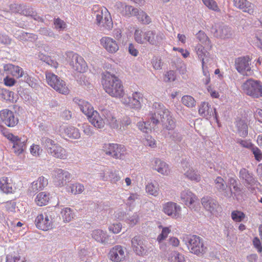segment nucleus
<instances>
[{
	"instance_id": "cd10ccee",
	"label": "nucleus",
	"mask_w": 262,
	"mask_h": 262,
	"mask_svg": "<svg viewBox=\"0 0 262 262\" xmlns=\"http://www.w3.org/2000/svg\"><path fill=\"white\" fill-rule=\"evenodd\" d=\"M215 188L221 192H222L223 194L226 198H231L232 195V191L231 189L230 188L229 190L227 189V185L225 183L224 179L218 177L215 180Z\"/></svg>"
},
{
	"instance_id": "8fccbe9b",
	"label": "nucleus",
	"mask_w": 262,
	"mask_h": 262,
	"mask_svg": "<svg viewBox=\"0 0 262 262\" xmlns=\"http://www.w3.org/2000/svg\"><path fill=\"white\" fill-rule=\"evenodd\" d=\"M118 148L115 150L113 158L115 159H123L126 155V149L124 145L117 144Z\"/></svg>"
},
{
	"instance_id": "39448f33",
	"label": "nucleus",
	"mask_w": 262,
	"mask_h": 262,
	"mask_svg": "<svg viewBox=\"0 0 262 262\" xmlns=\"http://www.w3.org/2000/svg\"><path fill=\"white\" fill-rule=\"evenodd\" d=\"M93 16L96 17L97 25L103 29L109 31L113 28V21L109 11L106 8H93Z\"/></svg>"
},
{
	"instance_id": "680f3d73",
	"label": "nucleus",
	"mask_w": 262,
	"mask_h": 262,
	"mask_svg": "<svg viewBox=\"0 0 262 262\" xmlns=\"http://www.w3.org/2000/svg\"><path fill=\"white\" fill-rule=\"evenodd\" d=\"M120 172L118 170H111L109 172L108 178L112 183H116L120 179Z\"/></svg>"
},
{
	"instance_id": "7c9ffc66",
	"label": "nucleus",
	"mask_w": 262,
	"mask_h": 262,
	"mask_svg": "<svg viewBox=\"0 0 262 262\" xmlns=\"http://www.w3.org/2000/svg\"><path fill=\"white\" fill-rule=\"evenodd\" d=\"M48 154L55 158L60 159H66L68 157L67 150L58 144L54 146L53 148H50Z\"/></svg>"
},
{
	"instance_id": "72a5a7b5",
	"label": "nucleus",
	"mask_w": 262,
	"mask_h": 262,
	"mask_svg": "<svg viewBox=\"0 0 262 262\" xmlns=\"http://www.w3.org/2000/svg\"><path fill=\"white\" fill-rule=\"evenodd\" d=\"M17 12L26 16H30L35 20L38 21L43 22V18L38 16L32 8L24 6L21 8L20 11H19V10H18Z\"/></svg>"
},
{
	"instance_id": "338daca9",
	"label": "nucleus",
	"mask_w": 262,
	"mask_h": 262,
	"mask_svg": "<svg viewBox=\"0 0 262 262\" xmlns=\"http://www.w3.org/2000/svg\"><path fill=\"white\" fill-rule=\"evenodd\" d=\"M54 24L55 29L59 31H62L67 27L66 23L59 18L54 19Z\"/></svg>"
},
{
	"instance_id": "13d9d810",
	"label": "nucleus",
	"mask_w": 262,
	"mask_h": 262,
	"mask_svg": "<svg viewBox=\"0 0 262 262\" xmlns=\"http://www.w3.org/2000/svg\"><path fill=\"white\" fill-rule=\"evenodd\" d=\"M204 4L209 9L214 11H220L216 2L214 0H202Z\"/></svg>"
},
{
	"instance_id": "20e7f679",
	"label": "nucleus",
	"mask_w": 262,
	"mask_h": 262,
	"mask_svg": "<svg viewBox=\"0 0 262 262\" xmlns=\"http://www.w3.org/2000/svg\"><path fill=\"white\" fill-rule=\"evenodd\" d=\"M57 217V212L53 209H48L36 217L35 223L36 227L47 231L53 227V224Z\"/></svg>"
},
{
	"instance_id": "f704fd0d",
	"label": "nucleus",
	"mask_w": 262,
	"mask_h": 262,
	"mask_svg": "<svg viewBox=\"0 0 262 262\" xmlns=\"http://www.w3.org/2000/svg\"><path fill=\"white\" fill-rule=\"evenodd\" d=\"M184 170V174L191 181L199 182L200 180L201 177L198 171H195L192 167H190V165H185Z\"/></svg>"
},
{
	"instance_id": "aec40b11",
	"label": "nucleus",
	"mask_w": 262,
	"mask_h": 262,
	"mask_svg": "<svg viewBox=\"0 0 262 262\" xmlns=\"http://www.w3.org/2000/svg\"><path fill=\"white\" fill-rule=\"evenodd\" d=\"M125 248L120 245L113 247L109 252L110 260L114 262L122 261L125 258Z\"/></svg>"
},
{
	"instance_id": "9d476101",
	"label": "nucleus",
	"mask_w": 262,
	"mask_h": 262,
	"mask_svg": "<svg viewBox=\"0 0 262 262\" xmlns=\"http://www.w3.org/2000/svg\"><path fill=\"white\" fill-rule=\"evenodd\" d=\"M210 31L216 38H229L232 35L231 29L223 23H215L212 25Z\"/></svg>"
},
{
	"instance_id": "864d4df0",
	"label": "nucleus",
	"mask_w": 262,
	"mask_h": 262,
	"mask_svg": "<svg viewBox=\"0 0 262 262\" xmlns=\"http://www.w3.org/2000/svg\"><path fill=\"white\" fill-rule=\"evenodd\" d=\"M84 190V186L79 183L73 184L68 188V191L72 194H76L81 193Z\"/></svg>"
},
{
	"instance_id": "c85d7f7f",
	"label": "nucleus",
	"mask_w": 262,
	"mask_h": 262,
	"mask_svg": "<svg viewBox=\"0 0 262 262\" xmlns=\"http://www.w3.org/2000/svg\"><path fill=\"white\" fill-rule=\"evenodd\" d=\"M90 122L96 128H102L104 126L105 122L96 111H93L88 117Z\"/></svg>"
},
{
	"instance_id": "3c124183",
	"label": "nucleus",
	"mask_w": 262,
	"mask_h": 262,
	"mask_svg": "<svg viewBox=\"0 0 262 262\" xmlns=\"http://www.w3.org/2000/svg\"><path fill=\"white\" fill-rule=\"evenodd\" d=\"M40 141L41 145L47 150L48 153L50 148H53V147L57 144L54 141L45 136L41 138Z\"/></svg>"
},
{
	"instance_id": "c03bdc74",
	"label": "nucleus",
	"mask_w": 262,
	"mask_h": 262,
	"mask_svg": "<svg viewBox=\"0 0 262 262\" xmlns=\"http://www.w3.org/2000/svg\"><path fill=\"white\" fill-rule=\"evenodd\" d=\"M169 262H184V255L177 251H172L168 254L167 256Z\"/></svg>"
},
{
	"instance_id": "393cba45",
	"label": "nucleus",
	"mask_w": 262,
	"mask_h": 262,
	"mask_svg": "<svg viewBox=\"0 0 262 262\" xmlns=\"http://www.w3.org/2000/svg\"><path fill=\"white\" fill-rule=\"evenodd\" d=\"M115 6L117 9L118 12L124 16L136 15L138 12V9L134 8L131 6L127 5L125 3L120 2H117Z\"/></svg>"
},
{
	"instance_id": "473e14b6",
	"label": "nucleus",
	"mask_w": 262,
	"mask_h": 262,
	"mask_svg": "<svg viewBox=\"0 0 262 262\" xmlns=\"http://www.w3.org/2000/svg\"><path fill=\"white\" fill-rule=\"evenodd\" d=\"M4 68L5 71H8L12 75L17 78L23 77L25 72L21 68L12 64H6Z\"/></svg>"
},
{
	"instance_id": "bb28decb",
	"label": "nucleus",
	"mask_w": 262,
	"mask_h": 262,
	"mask_svg": "<svg viewBox=\"0 0 262 262\" xmlns=\"http://www.w3.org/2000/svg\"><path fill=\"white\" fill-rule=\"evenodd\" d=\"M73 101L78 105L81 111L87 117L89 116L93 111H95L91 104L88 101L78 97L74 98Z\"/></svg>"
},
{
	"instance_id": "a18cd8bd",
	"label": "nucleus",
	"mask_w": 262,
	"mask_h": 262,
	"mask_svg": "<svg viewBox=\"0 0 262 262\" xmlns=\"http://www.w3.org/2000/svg\"><path fill=\"white\" fill-rule=\"evenodd\" d=\"M224 233L227 240L231 241L234 237L233 226L230 223H226L224 225Z\"/></svg>"
},
{
	"instance_id": "09e8293b",
	"label": "nucleus",
	"mask_w": 262,
	"mask_h": 262,
	"mask_svg": "<svg viewBox=\"0 0 262 262\" xmlns=\"http://www.w3.org/2000/svg\"><path fill=\"white\" fill-rule=\"evenodd\" d=\"M118 148L117 144L105 143L102 146V150L105 154L113 157L115 150Z\"/></svg>"
},
{
	"instance_id": "6e6552de",
	"label": "nucleus",
	"mask_w": 262,
	"mask_h": 262,
	"mask_svg": "<svg viewBox=\"0 0 262 262\" xmlns=\"http://www.w3.org/2000/svg\"><path fill=\"white\" fill-rule=\"evenodd\" d=\"M67 57L70 65L74 70L80 73L85 72L88 67L87 64L81 56L73 52H68Z\"/></svg>"
},
{
	"instance_id": "a211bd4d",
	"label": "nucleus",
	"mask_w": 262,
	"mask_h": 262,
	"mask_svg": "<svg viewBox=\"0 0 262 262\" xmlns=\"http://www.w3.org/2000/svg\"><path fill=\"white\" fill-rule=\"evenodd\" d=\"M163 211L167 215L174 219L181 216V207L177 203L169 202L163 205Z\"/></svg>"
},
{
	"instance_id": "c756f323",
	"label": "nucleus",
	"mask_w": 262,
	"mask_h": 262,
	"mask_svg": "<svg viewBox=\"0 0 262 262\" xmlns=\"http://www.w3.org/2000/svg\"><path fill=\"white\" fill-rule=\"evenodd\" d=\"M48 184V180L40 177L38 179L33 182L29 188V191L30 192L35 193L38 191L42 190Z\"/></svg>"
},
{
	"instance_id": "2eb2a0df",
	"label": "nucleus",
	"mask_w": 262,
	"mask_h": 262,
	"mask_svg": "<svg viewBox=\"0 0 262 262\" xmlns=\"http://www.w3.org/2000/svg\"><path fill=\"white\" fill-rule=\"evenodd\" d=\"M99 110L104 118L106 123H108L112 128H117L119 127V122L115 117L112 109L108 106H105L100 107Z\"/></svg>"
},
{
	"instance_id": "6ab92c4d",
	"label": "nucleus",
	"mask_w": 262,
	"mask_h": 262,
	"mask_svg": "<svg viewBox=\"0 0 262 262\" xmlns=\"http://www.w3.org/2000/svg\"><path fill=\"white\" fill-rule=\"evenodd\" d=\"M92 237L97 242L104 245L113 244L115 240L111 238L106 231L100 229L95 230L92 233Z\"/></svg>"
},
{
	"instance_id": "2f4dec72",
	"label": "nucleus",
	"mask_w": 262,
	"mask_h": 262,
	"mask_svg": "<svg viewBox=\"0 0 262 262\" xmlns=\"http://www.w3.org/2000/svg\"><path fill=\"white\" fill-rule=\"evenodd\" d=\"M27 140L26 137L18 138L12 143L13 151L18 155L22 154L26 148Z\"/></svg>"
},
{
	"instance_id": "412c9836",
	"label": "nucleus",
	"mask_w": 262,
	"mask_h": 262,
	"mask_svg": "<svg viewBox=\"0 0 262 262\" xmlns=\"http://www.w3.org/2000/svg\"><path fill=\"white\" fill-rule=\"evenodd\" d=\"M201 203L206 210L212 214L217 212L220 205L211 196H204L201 199Z\"/></svg>"
},
{
	"instance_id": "0eeeda50",
	"label": "nucleus",
	"mask_w": 262,
	"mask_h": 262,
	"mask_svg": "<svg viewBox=\"0 0 262 262\" xmlns=\"http://www.w3.org/2000/svg\"><path fill=\"white\" fill-rule=\"evenodd\" d=\"M242 89L245 93L253 98L262 96V83L259 81L249 79L243 83Z\"/></svg>"
},
{
	"instance_id": "e433bc0d",
	"label": "nucleus",
	"mask_w": 262,
	"mask_h": 262,
	"mask_svg": "<svg viewBox=\"0 0 262 262\" xmlns=\"http://www.w3.org/2000/svg\"><path fill=\"white\" fill-rule=\"evenodd\" d=\"M63 129L65 134L70 138L77 139L80 137V133L79 129L74 126H64Z\"/></svg>"
},
{
	"instance_id": "ddd939ff",
	"label": "nucleus",
	"mask_w": 262,
	"mask_h": 262,
	"mask_svg": "<svg viewBox=\"0 0 262 262\" xmlns=\"http://www.w3.org/2000/svg\"><path fill=\"white\" fill-rule=\"evenodd\" d=\"M0 120L8 127H12L18 123V119L14 112L8 109L0 111Z\"/></svg>"
},
{
	"instance_id": "c9c22d12",
	"label": "nucleus",
	"mask_w": 262,
	"mask_h": 262,
	"mask_svg": "<svg viewBox=\"0 0 262 262\" xmlns=\"http://www.w3.org/2000/svg\"><path fill=\"white\" fill-rule=\"evenodd\" d=\"M0 189L4 193H12L13 191L11 180L7 177L0 179Z\"/></svg>"
},
{
	"instance_id": "b1692460",
	"label": "nucleus",
	"mask_w": 262,
	"mask_h": 262,
	"mask_svg": "<svg viewBox=\"0 0 262 262\" xmlns=\"http://www.w3.org/2000/svg\"><path fill=\"white\" fill-rule=\"evenodd\" d=\"M181 200L188 207L194 205L198 201L195 194L188 189L183 190L180 193Z\"/></svg>"
},
{
	"instance_id": "603ef678",
	"label": "nucleus",
	"mask_w": 262,
	"mask_h": 262,
	"mask_svg": "<svg viewBox=\"0 0 262 262\" xmlns=\"http://www.w3.org/2000/svg\"><path fill=\"white\" fill-rule=\"evenodd\" d=\"M152 168L164 175H168L170 171L168 165H152Z\"/></svg>"
},
{
	"instance_id": "de8ad7c7",
	"label": "nucleus",
	"mask_w": 262,
	"mask_h": 262,
	"mask_svg": "<svg viewBox=\"0 0 262 262\" xmlns=\"http://www.w3.org/2000/svg\"><path fill=\"white\" fill-rule=\"evenodd\" d=\"M195 51L198 55V58L201 61V63L205 61V57L208 55V52L205 48L201 44H198L195 47Z\"/></svg>"
},
{
	"instance_id": "f8f14e48",
	"label": "nucleus",
	"mask_w": 262,
	"mask_h": 262,
	"mask_svg": "<svg viewBox=\"0 0 262 262\" xmlns=\"http://www.w3.org/2000/svg\"><path fill=\"white\" fill-rule=\"evenodd\" d=\"M251 60V59L249 56L237 58L235 60V69L242 74H250L251 70L250 67Z\"/></svg>"
},
{
	"instance_id": "6e6d98bb",
	"label": "nucleus",
	"mask_w": 262,
	"mask_h": 262,
	"mask_svg": "<svg viewBox=\"0 0 262 262\" xmlns=\"http://www.w3.org/2000/svg\"><path fill=\"white\" fill-rule=\"evenodd\" d=\"M231 216L232 219L235 222H241L246 217L245 213L238 210L233 211L231 212Z\"/></svg>"
},
{
	"instance_id": "423d86ee",
	"label": "nucleus",
	"mask_w": 262,
	"mask_h": 262,
	"mask_svg": "<svg viewBox=\"0 0 262 262\" xmlns=\"http://www.w3.org/2000/svg\"><path fill=\"white\" fill-rule=\"evenodd\" d=\"M46 77L48 84L55 91L64 95L69 93V89L66 83L60 77L50 72H46Z\"/></svg>"
},
{
	"instance_id": "4d7b16f0",
	"label": "nucleus",
	"mask_w": 262,
	"mask_h": 262,
	"mask_svg": "<svg viewBox=\"0 0 262 262\" xmlns=\"http://www.w3.org/2000/svg\"><path fill=\"white\" fill-rule=\"evenodd\" d=\"M196 38L202 43H204L206 46L210 45V41L209 39L204 32L199 31L196 34Z\"/></svg>"
},
{
	"instance_id": "0e129e2a",
	"label": "nucleus",
	"mask_w": 262,
	"mask_h": 262,
	"mask_svg": "<svg viewBox=\"0 0 262 262\" xmlns=\"http://www.w3.org/2000/svg\"><path fill=\"white\" fill-rule=\"evenodd\" d=\"M159 227L162 228L161 233L158 235L157 240L160 242L165 239L170 233L171 230L169 227H162V226H160Z\"/></svg>"
},
{
	"instance_id": "37998d69",
	"label": "nucleus",
	"mask_w": 262,
	"mask_h": 262,
	"mask_svg": "<svg viewBox=\"0 0 262 262\" xmlns=\"http://www.w3.org/2000/svg\"><path fill=\"white\" fill-rule=\"evenodd\" d=\"M146 31L140 29H136L134 33L135 40L138 43L143 44L146 43Z\"/></svg>"
},
{
	"instance_id": "58836bf2",
	"label": "nucleus",
	"mask_w": 262,
	"mask_h": 262,
	"mask_svg": "<svg viewBox=\"0 0 262 262\" xmlns=\"http://www.w3.org/2000/svg\"><path fill=\"white\" fill-rule=\"evenodd\" d=\"M120 219L124 220L130 227H133L138 222L139 216L137 212H135L132 215L125 214Z\"/></svg>"
},
{
	"instance_id": "f03ea898",
	"label": "nucleus",
	"mask_w": 262,
	"mask_h": 262,
	"mask_svg": "<svg viewBox=\"0 0 262 262\" xmlns=\"http://www.w3.org/2000/svg\"><path fill=\"white\" fill-rule=\"evenodd\" d=\"M102 83L104 90L111 96L115 98L123 97V86L121 80L114 74L105 71L102 75Z\"/></svg>"
},
{
	"instance_id": "4c0bfd02",
	"label": "nucleus",
	"mask_w": 262,
	"mask_h": 262,
	"mask_svg": "<svg viewBox=\"0 0 262 262\" xmlns=\"http://www.w3.org/2000/svg\"><path fill=\"white\" fill-rule=\"evenodd\" d=\"M63 222L69 223L75 217V213L73 209L69 207L63 208L60 212Z\"/></svg>"
},
{
	"instance_id": "5701e85b",
	"label": "nucleus",
	"mask_w": 262,
	"mask_h": 262,
	"mask_svg": "<svg viewBox=\"0 0 262 262\" xmlns=\"http://www.w3.org/2000/svg\"><path fill=\"white\" fill-rule=\"evenodd\" d=\"M239 178L244 183L246 186H257L258 182L254 178L252 173H250L246 169L243 168L239 171Z\"/></svg>"
},
{
	"instance_id": "774afa93",
	"label": "nucleus",
	"mask_w": 262,
	"mask_h": 262,
	"mask_svg": "<svg viewBox=\"0 0 262 262\" xmlns=\"http://www.w3.org/2000/svg\"><path fill=\"white\" fill-rule=\"evenodd\" d=\"M38 32L40 34L47 36L49 37L55 38L57 36V35L55 34L52 30L46 28H41L38 30Z\"/></svg>"
},
{
	"instance_id": "69168bd1",
	"label": "nucleus",
	"mask_w": 262,
	"mask_h": 262,
	"mask_svg": "<svg viewBox=\"0 0 262 262\" xmlns=\"http://www.w3.org/2000/svg\"><path fill=\"white\" fill-rule=\"evenodd\" d=\"M232 192V195L237 201H242L244 199V194L242 190L238 186H234Z\"/></svg>"
},
{
	"instance_id": "dca6fc26",
	"label": "nucleus",
	"mask_w": 262,
	"mask_h": 262,
	"mask_svg": "<svg viewBox=\"0 0 262 262\" xmlns=\"http://www.w3.org/2000/svg\"><path fill=\"white\" fill-rule=\"evenodd\" d=\"M146 37L147 42L155 46H159L165 38L162 32L155 30H147Z\"/></svg>"
},
{
	"instance_id": "a878e982",
	"label": "nucleus",
	"mask_w": 262,
	"mask_h": 262,
	"mask_svg": "<svg viewBox=\"0 0 262 262\" xmlns=\"http://www.w3.org/2000/svg\"><path fill=\"white\" fill-rule=\"evenodd\" d=\"M233 2L234 6L242 10L243 12H247L249 14H253L254 6L247 0H233Z\"/></svg>"
},
{
	"instance_id": "f257e3e1",
	"label": "nucleus",
	"mask_w": 262,
	"mask_h": 262,
	"mask_svg": "<svg viewBox=\"0 0 262 262\" xmlns=\"http://www.w3.org/2000/svg\"><path fill=\"white\" fill-rule=\"evenodd\" d=\"M152 109L154 112L150 113L148 120L138 122L139 129L143 133H149L160 123V116L163 129L172 131L176 127V122L169 110L162 103L157 102L153 103Z\"/></svg>"
},
{
	"instance_id": "a19ab883",
	"label": "nucleus",
	"mask_w": 262,
	"mask_h": 262,
	"mask_svg": "<svg viewBox=\"0 0 262 262\" xmlns=\"http://www.w3.org/2000/svg\"><path fill=\"white\" fill-rule=\"evenodd\" d=\"M49 196V193L46 192L39 193L35 198V202L37 205L39 206L47 205L50 199Z\"/></svg>"
},
{
	"instance_id": "ea45409f",
	"label": "nucleus",
	"mask_w": 262,
	"mask_h": 262,
	"mask_svg": "<svg viewBox=\"0 0 262 262\" xmlns=\"http://www.w3.org/2000/svg\"><path fill=\"white\" fill-rule=\"evenodd\" d=\"M235 125L241 137H245L248 135V125L245 121L243 120L236 121Z\"/></svg>"
},
{
	"instance_id": "49530a36",
	"label": "nucleus",
	"mask_w": 262,
	"mask_h": 262,
	"mask_svg": "<svg viewBox=\"0 0 262 262\" xmlns=\"http://www.w3.org/2000/svg\"><path fill=\"white\" fill-rule=\"evenodd\" d=\"M181 102L188 108H193L196 105V101L190 95L183 96L181 98Z\"/></svg>"
},
{
	"instance_id": "79ce46f5",
	"label": "nucleus",
	"mask_w": 262,
	"mask_h": 262,
	"mask_svg": "<svg viewBox=\"0 0 262 262\" xmlns=\"http://www.w3.org/2000/svg\"><path fill=\"white\" fill-rule=\"evenodd\" d=\"M15 36L16 38L22 41H26L30 39L32 41L37 38L36 35L28 33L23 31H18L15 34Z\"/></svg>"
},
{
	"instance_id": "e2e57ef3",
	"label": "nucleus",
	"mask_w": 262,
	"mask_h": 262,
	"mask_svg": "<svg viewBox=\"0 0 262 262\" xmlns=\"http://www.w3.org/2000/svg\"><path fill=\"white\" fill-rule=\"evenodd\" d=\"M30 151L32 156L35 157H38L41 155L42 151V149L40 147L39 145L33 144L30 146Z\"/></svg>"
},
{
	"instance_id": "4468645a",
	"label": "nucleus",
	"mask_w": 262,
	"mask_h": 262,
	"mask_svg": "<svg viewBox=\"0 0 262 262\" xmlns=\"http://www.w3.org/2000/svg\"><path fill=\"white\" fill-rule=\"evenodd\" d=\"M131 244L133 250L137 255L144 256L147 254V247L141 236L136 235L133 237Z\"/></svg>"
},
{
	"instance_id": "1a4fd4ad",
	"label": "nucleus",
	"mask_w": 262,
	"mask_h": 262,
	"mask_svg": "<svg viewBox=\"0 0 262 262\" xmlns=\"http://www.w3.org/2000/svg\"><path fill=\"white\" fill-rule=\"evenodd\" d=\"M121 102L126 106L136 110H139L142 107L141 104L143 102V95L141 93L135 92L133 93L132 97H124Z\"/></svg>"
},
{
	"instance_id": "5fc2aeb1",
	"label": "nucleus",
	"mask_w": 262,
	"mask_h": 262,
	"mask_svg": "<svg viewBox=\"0 0 262 262\" xmlns=\"http://www.w3.org/2000/svg\"><path fill=\"white\" fill-rule=\"evenodd\" d=\"M136 16H137L138 20L143 24L147 25L151 22L150 17L142 11H139L138 10V12Z\"/></svg>"
},
{
	"instance_id": "4be33fe9",
	"label": "nucleus",
	"mask_w": 262,
	"mask_h": 262,
	"mask_svg": "<svg viewBox=\"0 0 262 262\" xmlns=\"http://www.w3.org/2000/svg\"><path fill=\"white\" fill-rule=\"evenodd\" d=\"M100 41L101 46L110 53H115L119 49L116 40L110 37H103Z\"/></svg>"
},
{
	"instance_id": "bf43d9fd",
	"label": "nucleus",
	"mask_w": 262,
	"mask_h": 262,
	"mask_svg": "<svg viewBox=\"0 0 262 262\" xmlns=\"http://www.w3.org/2000/svg\"><path fill=\"white\" fill-rule=\"evenodd\" d=\"M24 80L32 88H35L36 85V79L27 72H25L22 77Z\"/></svg>"
},
{
	"instance_id": "9b49d317",
	"label": "nucleus",
	"mask_w": 262,
	"mask_h": 262,
	"mask_svg": "<svg viewBox=\"0 0 262 262\" xmlns=\"http://www.w3.org/2000/svg\"><path fill=\"white\" fill-rule=\"evenodd\" d=\"M71 174L67 171L58 169L54 171L53 182L58 187H63L71 181Z\"/></svg>"
},
{
	"instance_id": "052dcab7",
	"label": "nucleus",
	"mask_w": 262,
	"mask_h": 262,
	"mask_svg": "<svg viewBox=\"0 0 262 262\" xmlns=\"http://www.w3.org/2000/svg\"><path fill=\"white\" fill-rule=\"evenodd\" d=\"M146 190L147 193L156 196L158 195V187L157 185H155L152 183H148L146 186Z\"/></svg>"
},
{
	"instance_id": "f3484780",
	"label": "nucleus",
	"mask_w": 262,
	"mask_h": 262,
	"mask_svg": "<svg viewBox=\"0 0 262 262\" xmlns=\"http://www.w3.org/2000/svg\"><path fill=\"white\" fill-rule=\"evenodd\" d=\"M199 114L207 119H209L213 117L216 121L217 120V115L216 110L208 102H202L199 107Z\"/></svg>"
},
{
	"instance_id": "7ed1b4c3",
	"label": "nucleus",
	"mask_w": 262,
	"mask_h": 262,
	"mask_svg": "<svg viewBox=\"0 0 262 262\" xmlns=\"http://www.w3.org/2000/svg\"><path fill=\"white\" fill-rule=\"evenodd\" d=\"M183 241L187 246L189 251L195 255H200L205 253L207 250L204 240L195 235H187L183 237Z\"/></svg>"
}]
</instances>
